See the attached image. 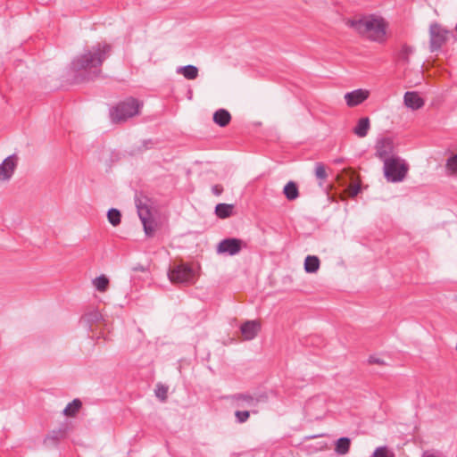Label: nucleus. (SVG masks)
Segmentation results:
<instances>
[{
    "label": "nucleus",
    "instance_id": "e433bc0d",
    "mask_svg": "<svg viewBox=\"0 0 457 457\" xmlns=\"http://www.w3.org/2000/svg\"><path fill=\"white\" fill-rule=\"evenodd\" d=\"M343 162V160H342V159H338V160H337V161H336V162H337V163H340V162Z\"/></svg>",
    "mask_w": 457,
    "mask_h": 457
},
{
    "label": "nucleus",
    "instance_id": "f8f14e48",
    "mask_svg": "<svg viewBox=\"0 0 457 457\" xmlns=\"http://www.w3.org/2000/svg\"><path fill=\"white\" fill-rule=\"evenodd\" d=\"M369 96V90L359 88L353 90L351 92H347L345 95V100L346 102L347 106L354 107L363 103L365 100L368 99Z\"/></svg>",
    "mask_w": 457,
    "mask_h": 457
},
{
    "label": "nucleus",
    "instance_id": "9b49d317",
    "mask_svg": "<svg viewBox=\"0 0 457 457\" xmlns=\"http://www.w3.org/2000/svg\"><path fill=\"white\" fill-rule=\"evenodd\" d=\"M261 397L248 394H237L232 396L233 403L237 408H256Z\"/></svg>",
    "mask_w": 457,
    "mask_h": 457
},
{
    "label": "nucleus",
    "instance_id": "7ed1b4c3",
    "mask_svg": "<svg viewBox=\"0 0 457 457\" xmlns=\"http://www.w3.org/2000/svg\"><path fill=\"white\" fill-rule=\"evenodd\" d=\"M384 176L388 182L403 181L409 170V165L398 156H392L384 162Z\"/></svg>",
    "mask_w": 457,
    "mask_h": 457
},
{
    "label": "nucleus",
    "instance_id": "f257e3e1",
    "mask_svg": "<svg viewBox=\"0 0 457 457\" xmlns=\"http://www.w3.org/2000/svg\"><path fill=\"white\" fill-rule=\"evenodd\" d=\"M357 34L370 41L383 43L386 38L387 22L381 16L368 14L346 21Z\"/></svg>",
    "mask_w": 457,
    "mask_h": 457
},
{
    "label": "nucleus",
    "instance_id": "58836bf2",
    "mask_svg": "<svg viewBox=\"0 0 457 457\" xmlns=\"http://www.w3.org/2000/svg\"><path fill=\"white\" fill-rule=\"evenodd\" d=\"M456 301H457V297H456Z\"/></svg>",
    "mask_w": 457,
    "mask_h": 457
},
{
    "label": "nucleus",
    "instance_id": "2eb2a0df",
    "mask_svg": "<svg viewBox=\"0 0 457 457\" xmlns=\"http://www.w3.org/2000/svg\"><path fill=\"white\" fill-rule=\"evenodd\" d=\"M404 104L411 110H419L424 105V100L417 92H406L403 96Z\"/></svg>",
    "mask_w": 457,
    "mask_h": 457
},
{
    "label": "nucleus",
    "instance_id": "f704fd0d",
    "mask_svg": "<svg viewBox=\"0 0 457 457\" xmlns=\"http://www.w3.org/2000/svg\"><path fill=\"white\" fill-rule=\"evenodd\" d=\"M422 457H439V456L435 453H432L425 452L423 453Z\"/></svg>",
    "mask_w": 457,
    "mask_h": 457
},
{
    "label": "nucleus",
    "instance_id": "c85d7f7f",
    "mask_svg": "<svg viewBox=\"0 0 457 457\" xmlns=\"http://www.w3.org/2000/svg\"><path fill=\"white\" fill-rule=\"evenodd\" d=\"M371 457H395V453L386 446L377 447Z\"/></svg>",
    "mask_w": 457,
    "mask_h": 457
},
{
    "label": "nucleus",
    "instance_id": "4be33fe9",
    "mask_svg": "<svg viewBox=\"0 0 457 457\" xmlns=\"http://www.w3.org/2000/svg\"><path fill=\"white\" fill-rule=\"evenodd\" d=\"M177 73L182 74L187 79H195L198 76V69L194 65L181 66L177 69Z\"/></svg>",
    "mask_w": 457,
    "mask_h": 457
},
{
    "label": "nucleus",
    "instance_id": "4468645a",
    "mask_svg": "<svg viewBox=\"0 0 457 457\" xmlns=\"http://www.w3.org/2000/svg\"><path fill=\"white\" fill-rule=\"evenodd\" d=\"M260 328L261 325L258 321L248 320L241 326V333L245 339L252 340L257 336Z\"/></svg>",
    "mask_w": 457,
    "mask_h": 457
},
{
    "label": "nucleus",
    "instance_id": "72a5a7b5",
    "mask_svg": "<svg viewBox=\"0 0 457 457\" xmlns=\"http://www.w3.org/2000/svg\"><path fill=\"white\" fill-rule=\"evenodd\" d=\"M212 192L215 195H220L223 192V187L221 185H214V186L212 187Z\"/></svg>",
    "mask_w": 457,
    "mask_h": 457
},
{
    "label": "nucleus",
    "instance_id": "f3484780",
    "mask_svg": "<svg viewBox=\"0 0 457 457\" xmlns=\"http://www.w3.org/2000/svg\"><path fill=\"white\" fill-rule=\"evenodd\" d=\"M231 120V115L225 109H219L213 113V121L220 127H226Z\"/></svg>",
    "mask_w": 457,
    "mask_h": 457
},
{
    "label": "nucleus",
    "instance_id": "cd10ccee",
    "mask_svg": "<svg viewBox=\"0 0 457 457\" xmlns=\"http://www.w3.org/2000/svg\"><path fill=\"white\" fill-rule=\"evenodd\" d=\"M315 176L320 180V185L322 186V183L326 180L328 174L326 172V169L323 163L317 162L315 165Z\"/></svg>",
    "mask_w": 457,
    "mask_h": 457
},
{
    "label": "nucleus",
    "instance_id": "c9c22d12",
    "mask_svg": "<svg viewBox=\"0 0 457 457\" xmlns=\"http://www.w3.org/2000/svg\"><path fill=\"white\" fill-rule=\"evenodd\" d=\"M134 270H144L143 267H136L134 268Z\"/></svg>",
    "mask_w": 457,
    "mask_h": 457
},
{
    "label": "nucleus",
    "instance_id": "6ab92c4d",
    "mask_svg": "<svg viewBox=\"0 0 457 457\" xmlns=\"http://www.w3.org/2000/svg\"><path fill=\"white\" fill-rule=\"evenodd\" d=\"M102 319L101 313L97 310H92L86 312L80 321L86 326L91 327L93 324L98 322Z\"/></svg>",
    "mask_w": 457,
    "mask_h": 457
},
{
    "label": "nucleus",
    "instance_id": "dca6fc26",
    "mask_svg": "<svg viewBox=\"0 0 457 457\" xmlns=\"http://www.w3.org/2000/svg\"><path fill=\"white\" fill-rule=\"evenodd\" d=\"M370 129V121L368 117L361 118L353 131L358 137H365Z\"/></svg>",
    "mask_w": 457,
    "mask_h": 457
},
{
    "label": "nucleus",
    "instance_id": "5701e85b",
    "mask_svg": "<svg viewBox=\"0 0 457 457\" xmlns=\"http://www.w3.org/2000/svg\"><path fill=\"white\" fill-rule=\"evenodd\" d=\"M351 440L348 437H340L336 442L335 452L339 455L348 453L350 450Z\"/></svg>",
    "mask_w": 457,
    "mask_h": 457
},
{
    "label": "nucleus",
    "instance_id": "b1692460",
    "mask_svg": "<svg viewBox=\"0 0 457 457\" xmlns=\"http://www.w3.org/2000/svg\"><path fill=\"white\" fill-rule=\"evenodd\" d=\"M283 193L287 199L289 201L295 200L299 196L298 187L293 181H289L286 184L283 189Z\"/></svg>",
    "mask_w": 457,
    "mask_h": 457
},
{
    "label": "nucleus",
    "instance_id": "c756f323",
    "mask_svg": "<svg viewBox=\"0 0 457 457\" xmlns=\"http://www.w3.org/2000/svg\"><path fill=\"white\" fill-rule=\"evenodd\" d=\"M168 387L163 385H157L155 389V395L162 402L167 399Z\"/></svg>",
    "mask_w": 457,
    "mask_h": 457
},
{
    "label": "nucleus",
    "instance_id": "412c9836",
    "mask_svg": "<svg viewBox=\"0 0 457 457\" xmlns=\"http://www.w3.org/2000/svg\"><path fill=\"white\" fill-rule=\"evenodd\" d=\"M320 259L315 255H308L304 261V270L307 273H315L320 268Z\"/></svg>",
    "mask_w": 457,
    "mask_h": 457
},
{
    "label": "nucleus",
    "instance_id": "a878e982",
    "mask_svg": "<svg viewBox=\"0 0 457 457\" xmlns=\"http://www.w3.org/2000/svg\"><path fill=\"white\" fill-rule=\"evenodd\" d=\"M81 402L79 399H74L71 403H68L67 406L63 410V414L68 417L75 416L76 413L81 408Z\"/></svg>",
    "mask_w": 457,
    "mask_h": 457
},
{
    "label": "nucleus",
    "instance_id": "393cba45",
    "mask_svg": "<svg viewBox=\"0 0 457 457\" xmlns=\"http://www.w3.org/2000/svg\"><path fill=\"white\" fill-rule=\"evenodd\" d=\"M109 283V278L105 275H101L92 280V284L95 288L101 293L107 291Z\"/></svg>",
    "mask_w": 457,
    "mask_h": 457
},
{
    "label": "nucleus",
    "instance_id": "aec40b11",
    "mask_svg": "<svg viewBox=\"0 0 457 457\" xmlns=\"http://www.w3.org/2000/svg\"><path fill=\"white\" fill-rule=\"evenodd\" d=\"M234 205L228 204H218L215 207V214L220 219H227L233 213Z\"/></svg>",
    "mask_w": 457,
    "mask_h": 457
},
{
    "label": "nucleus",
    "instance_id": "0eeeda50",
    "mask_svg": "<svg viewBox=\"0 0 457 457\" xmlns=\"http://www.w3.org/2000/svg\"><path fill=\"white\" fill-rule=\"evenodd\" d=\"M172 283H190L194 279V270L185 263L174 265L168 272Z\"/></svg>",
    "mask_w": 457,
    "mask_h": 457
},
{
    "label": "nucleus",
    "instance_id": "9d476101",
    "mask_svg": "<svg viewBox=\"0 0 457 457\" xmlns=\"http://www.w3.org/2000/svg\"><path fill=\"white\" fill-rule=\"evenodd\" d=\"M18 157L12 154L0 164V181L9 180L17 166Z\"/></svg>",
    "mask_w": 457,
    "mask_h": 457
},
{
    "label": "nucleus",
    "instance_id": "6e6552de",
    "mask_svg": "<svg viewBox=\"0 0 457 457\" xmlns=\"http://www.w3.org/2000/svg\"><path fill=\"white\" fill-rule=\"evenodd\" d=\"M394 140L391 137L378 138L375 144V156L385 162L394 156Z\"/></svg>",
    "mask_w": 457,
    "mask_h": 457
},
{
    "label": "nucleus",
    "instance_id": "39448f33",
    "mask_svg": "<svg viewBox=\"0 0 457 457\" xmlns=\"http://www.w3.org/2000/svg\"><path fill=\"white\" fill-rule=\"evenodd\" d=\"M138 217L143 224L144 231L146 236L152 237L155 231V222L153 219L150 207L142 200H136Z\"/></svg>",
    "mask_w": 457,
    "mask_h": 457
},
{
    "label": "nucleus",
    "instance_id": "f03ea898",
    "mask_svg": "<svg viewBox=\"0 0 457 457\" xmlns=\"http://www.w3.org/2000/svg\"><path fill=\"white\" fill-rule=\"evenodd\" d=\"M111 50V45L98 43L83 54L75 57L71 62V67L75 71L97 69L109 56Z\"/></svg>",
    "mask_w": 457,
    "mask_h": 457
},
{
    "label": "nucleus",
    "instance_id": "2f4dec72",
    "mask_svg": "<svg viewBox=\"0 0 457 457\" xmlns=\"http://www.w3.org/2000/svg\"><path fill=\"white\" fill-rule=\"evenodd\" d=\"M235 417L238 423H244V422L247 421V420L249 419L250 411H236Z\"/></svg>",
    "mask_w": 457,
    "mask_h": 457
},
{
    "label": "nucleus",
    "instance_id": "4c0bfd02",
    "mask_svg": "<svg viewBox=\"0 0 457 457\" xmlns=\"http://www.w3.org/2000/svg\"><path fill=\"white\" fill-rule=\"evenodd\" d=\"M456 29H457V24H456Z\"/></svg>",
    "mask_w": 457,
    "mask_h": 457
},
{
    "label": "nucleus",
    "instance_id": "ddd939ff",
    "mask_svg": "<svg viewBox=\"0 0 457 457\" xmlns=\"http://www.w3.org/2000/svg\"><path fill=\"white\" fill-rule=\"evenodd\" d=\"M68 431V426L66 424L62 425L57 429L50 431L44 440V444L46 445H56L58 442L65 438Z\"/></svg>",
    "mask_w": 457,
    "mask_h": 457
},
{
    "label": "nucleus",
    "instance_id": "473e14b6",
    "mask_svg": "<svg viewBox=\"0 0 457 457\" xmlns=\"http://www.w3.org/2000/svg\"><path fill=\"white\" fill-rule=\"evenodd\" d=\"M369 363L370 364H378V365H385L384 360L378 358L376 356H370L369 358Z\"/></svg>",
    "mask_w": 457,
    "mask_h": 457
},
{
    "label": "nucleus",
    "instance_id": "1a4fd4ad",
    "mask_svg": "<svg viewBox=\"0 0 457 457\" xmlns=\"http://www.w3.org/2000/svg\"><path fill=\"white\" fill-rule=\"evenodd\" d=\"M245 245L241 239L238 238H226L221 240L217 246L218 253H227L228 255H236Z\"/></svg>",
    "mask_w": 457,
    "mask_h": 457
},
{
    "label": "nucleus",
    "instance_id": "bb28decb",
    "mask_svg": "<svg viewBox=\"0 0 457 457\" xmlns=\"http://www.w3.org/2000/svg\"><path fill=\"white\" fill-rule=\"evenodd\" d=\"M107 219L113 227H116L120 224L121 213L118 209L111 208L107 212Z\"/></svg>",
    "mask_w": 457,
    "mask_h": 457
},
{
    "label": "nucleus",
    "instance_id": "423d86ee",
    "mask_svg": "<svg viewBox=\"0 0 457 457\" xmlns=\"http://www.w3.org/2000/svg\"><path fill=\"white\" fill-rule=\"evenodd\" d=\"M449 31L434 22L429 26V48L431 52L439 50L448 39Z\"/></svg>",
    "mask_w": 457,
    "mask_h": 457
},
{
    "label": "nucleus",
    "instance_id": "a211bd4d",
    "mask_svg": "<svg viewBox=\"0 0 457 457\" xmlns=\"http://www.w3.org/2000/svg\"><path fill=\"white\" fill-rule=\"evenodd\" d=\"M414 48L406 44L402 45L398 52L397 59L401 63L407 65L410 63V56L413 54Z\"/></svg>",
    "mask_w": 457,
    "mask_h": 457
},
{
    "label": "nucleus",
    "instance_id": "20e7f679",
    "mask_svg": "<svg viewBox=\"0 0 457 457\" xmlns=\"http://www.w3.org/2000/svg\"><path fill=\"white\" fill-rule=\"evenodd\" d=\"M140 104L135 98H128L123 102L119 103L111 112L112 119L113 121L120 122L136 116L139 113Z\"/></svg>",
    "mask_w": 457,
    "mask_h": 457
},
{
    "label": "nucleus",
    "instance_id": "7c9ffc66",
    "mask_svg": "<svg viewBox=\"0 0 457 457\" xmlns=\"http://www.w3.org/2000/svg\"><path fill=\"white\" fill-rule=\"evenodd\" d=\"M446 168L451 172L457 173V154L447 160Z\"/></svg>",
    "mask_w": 457,
    "mask_h": 457
}]
</instances>
